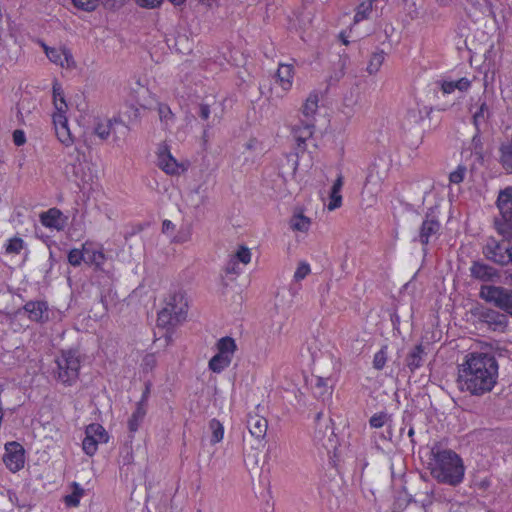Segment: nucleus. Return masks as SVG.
<instances>
[{"instance_id": "f257e3e1", "label": "nucleus", "mask_w": 512, "mask_h": 512, "mask_svg": "<svg viewBox=\"0 0 512 512\" xmlns=\"http://www.w3.org/2000/svg\"><path fill=\"white\" fill-rule=\"evenodd\" d=\"M498 362L489 353H468L458 366L457 387L471 396L489 393L497 383Z\"/></svg>"}, {"instance_id": "f03ea898", "label": "nucleus", "mask_w": 512, "mask_h": 512, "mask_svg": "<svg viewBox=\"0 0 512 512\" xmlns=\"http://www.w3.org/2000/svg\"><path fill=\"white\" fill-rule=\"evenodd\" d=\"M430 453L429 469L434 479L450 486H457L463 481L465 466L457 453L440 445H434Z\"/></svg>"}, {"instance_id": "7ed1b4c3", "label": "nucleus", "mask_w": 512, "mask_h": 512, "mask_svg": "<svg viewBox=\"0 0 512 512\" xmlns=\"http://www.w3.org/2000/svg\"><path fill=\"white\" fill-rule=\"evenodd\" d=\"M499 216L494 226L499 235H512V186L499 191L496 200Z\"/></svg>"}, {"instance_id": "20e7f679", "label": "nucleus", "mask_w": 512, "mask_h": 512, "mask_svg": "<svg viewBox=\"0 0 512 512\" xmlns=\"http://www.w3.org/2000/svg\"><path fill=\"white\" fill-rule=\"evenodd\" d=\"M129 127L119 118L98 119L94 125L93 133L101 140L112 137L115 143L120 142L128 135Z\"/></svg>"}, {"instance_id": "39448f33", "label": "nucleus", "mask_w": 512, "mask_h": 512, "mask_svg": "<svg viewBox=\"0 0 512 512\" xmlns=\"http://www.w3.org/2000/svg\"><path fill=\"white\" fill-rule=\"evenodd\" d=\"M479 296L484 301L493 304L512 316V290L494 285H483Z\"/></svg>"}, {"instance_id": "423d86ee", "label": "nucleus", "mask_w": 512, "mask_h": 512, "mask_svg": "<svg viewBox=\"0 0 512 512\" xmlns=\"http://www.w3.org/2000/svg\"><path fill=\"white\" fill-rule=\"evenodd\" d=\"M56 364L57 379L61 383L65 385H72L78 379L80 361L74 352H62L61 356L57 358Z\"/></svg>"}, {"instance_id": "0eeeda50", "label": "nucleus", "mask_w": 512, "mask_h": 512, "mask_svg": "<svg viewBox=\"0 0 512 512\" xmlns=\"http://www.w3.org/2000/svg\"><path fill=\"white\" fill-rule=\"evenodd\" d=\"M156 164L159 169L170 176H179L187 170L184 162H179L171 153L166 143H161L156 152Z\"/></svg>"}, {"instance_id": "6e6552de", "label": "nucleus", "mask_w": 512, "mask_h": 512, "mask_svg": "<svg viewBox=\"0 0 512 512\" xmlns=\"http://www.w3.org/2000/svg\"><path fill=\"white\" fill-rule=\"evenodd\" d=\"M482 253L487 260L507 266L508 240L504 237L501 240L489 237L482 248Z\"/></svg>"}, {"instance_id": "1a4fd4ad", "label": "nucleus", "mask_w": 512, "mask_h": 512, "mask_svg": "<svg viewBox=\"0 0 512 512\" xmlns=\"http://www.w3.org/2000/svg\"><path fill=\"white\" fill-rule=\"evenodd\" d=\"M441 224L435 208L429 209L419 228L418 241L422 245H428L436 240L440 234Z\"/></svg>"}, {"instance_id": "9d476101", "label": "nucleus", "mask_w": 512, "mask_h": 512, "mask_svg": "<svg viewBox=\"0 0 512 512\" xmlns=\"http://www.w3.org/2000/svg\"><path fill=\"white\" fill-rule=\"evenodd\" d=\"M3 461L12 472H17L24 467V449L17 442H10L5 445Z\"/></svg>"}, {"instance_id": "9b49d317", "label": "nucleus", "mask_w": 512, "mask_h": 512, "mask_svg": "<svg viewBox=\"0 0 512 512\" xmlns=\"http://www.w3.org/2000/svg\"><path fill=\"white\" fill-rule=\"evenodd\" d=\"M41 46L44 49V52L48 59L56 64L59 65L62 68H74L75 67V61L73 59V56L65 47H49L45 43H41Z\"/></svg>"}, {"instance_id": "f8f14e48", "label": "nucleus", "mask_w": 512, "mask_h": 512, "mask_svg": "<svg viewBox=\"0 0 512 512\" xmlns=\"http://www.w3.org/2000/svg\"><path fill=\"white\" fill-rule=\"evenodd\" d=\"M469 271L472 278L482 282H497L501 277L496 268L482 261H473Z\"/></svg>"}, {"instance_id": "ddd939ff", "label": "nucleus", "mask_w": 512, "mask_h": 512, "mask_svg": "<svg viewBox=\"0 0 512 512\" xmlns=\"http://www.w3.org/2000/svg\"><path fill=\"white\" fill-rule=\"evenodd\" d=\"M168 311L177 316L180 320L184 321L187 316L188 303L185 294L182 291H175L171 293L165 303Z\"/></svg>"}, {"instance_id": "4468645a", "label": "nucleus", "mask_w": 512, "mask_h": 512, "mask_svg": "<svg viewBox=\"0 0 512 512\" xmlns=\"http://www.w3.org/2000/svg\"><path fill=\"white\" fill-rule=\"evenodd\" d=\"M478 318L481 322L487 324L488 327L494 331H504L508 323L505 314L490 308L480 310Z\"/></svg>"}, {"instance_id": "2eb2a0df", "label": "nucleus", "mask_w": 512, "mask_h": 512, "mask_svg": "<svg viewBox=\"0 0 512 512\" xmlns=\"http://www.w3.org/2000/svg\"><path fill=\"white\" fill-rule=\"evenodd\" d=\"M40 221L43 226L61 231L65 228L67 217L57 208H51L41 213Z\"/></svg>"}, {"instance_id": "dca6fc26", "label": "nucleus", "mask_w": 512, "mask_h": 512, "mask_svg": "<svg viewBox=\"0 0 512 512\" xmlns=\"http://www.w3.org/2000/svg\"><path fill=\"white\" fill-rule=\"evenodd\" d=\"M470 5L471 11L479 16L495 18V11L500 4V0H466Z\"/></svg>"}, {"instance_id": "f3484780", "label": "nucleus", "mask_w": 512, "mask_h": 512, "mask_svg": "<svg viewBox=\"0 0 512 512\" xmlns=\"http://www.w3.org/2000/svg\"><path fill=\"white\" fill-rule=\"evenodd\" d=\"M294 73L293 64L280 63L278 65L275 78L284 93H287L292 88Z\"/></svg>"}, {"instance_id": "a211bd4d", "label": "nucleus", "mask_w": 512, "mask_h": 512, "mask_svg": "<svg viewBox=\"0 0 512 512\" xmlns=\"http://www.w3.org/2000/svg\"><path fill=\"white\" fill-rule=\"evenodd\" d=\"M247 428L254 438L263 440L267 433L268 421L258 414H249L247 418Z\"/></svg>"}, {"instance_id": "6ab92c4d", "label": "nucleus", "mask_w": 512, "mask_h": 512, "mask_svg": "<svg viewBox=\"0 0 512 512\" xmlns=\"http://www.w3.org/2000/svg\"><path fill=\"white\" fill-rule=\"evenodd\" d=\"M24 310L32 321L45 322L48 320V306L43 301H29L25 304Z\"/></svg>"}, {"instance_id": "aec40b11", "label": "nucleus", "mask_w": 512, "mask_h": 512, "mask_svg": "<svg viewBox=\"0 0 512 512\" xmlns=\"http://www.w3.org/2000/svg\"><path fill=\"white\" fill-rule=\"evenodd\" d=\"M491 116V111L486 102H481L476 111L473 113V124L476 131H485L488 128V121Z\"/></svg>"}, {"instance_id": "412c9836", "label": "nucleus", "mask_w": 512, "mask_h": 512, "mask_svg": "<svg viewBox=\"0 0 512 512\" xmlns=\"http://www.w3.org/2000/svg\"><path fill=\"white\" fill-rule=\"evenodd\" d=\"M313 132L314 126L311 123H302L293 128V137L300 150L304 151L306 149V141L312 137Z\"/></svg>"}, {"instance_id": "4be33fe9", "label": "nucleus", "mask_w": 512, "mask_h": 512, "mask_svg": "<svg viewBox=\"0 0 512 512\" xmlns=\"http://www.w3.org/2000/svg\"><path fill=\"white\" fill-rule=\"evenodd\" d=\"M83 249L85 251L86 257L85 262L90 265H94L97 269H102V265L104 264L106 257L100 248H96L92 243H84Z\"/></svg>"}, {"instance_id": "5701e85b", "label": "nucleus", "mask_w": 512, "mask_h": 512, "mask_svg": "<svg viewBox=\"0 0 512 512\" xmlns=\"http://www.w3.org/2000/svg\"><path fill=\"white\" fill-rule=\"evenodd\" d=\"M217 355L230 359L232 358L237 350V344L232 337L225 336L220 338L215 344Z\"/></svg>"}, {"instance_id": "b1692460", "label": "nucleus", "mask_w": 512, "mask_h": 512, "mask_svg": "<svg viewBox=\"0 0 512 512\" xmlns=\"http://www.w3.org/2000/svg\"><path fill=\"white\" fill-rule=\"evenodd\" d=\"M289 226L293 231L306 233L311 226V219L303 214L301 210H295L289 220Z\"/></svg>"}, {"instance_id": "393cba45", "label": "nucleus", "mask_w": 512, "mask_h": 512, "mask_svg": "<svg viewBox=\"0 0 512 512\" xmlns=\"http://www.w3.org/2000/svg\"><path fill=\"white\" fill-rule=\"evenodd\" d=\"M146 413L147 407L144 406V401H138L135 411L128 420V429L131 433H135L139 429Z\"/></svg>"}, {"instance_id": "a878e982", "label": "nucleus", "mask_w": 512, "mask_h": 512, "mask_svg": "<svg viewBox=\"0 0 512 512\" xmlns=\"http://www.w3.org/2000/svg\"><path fill=\"white\" fill-rule=\"evenodd\" d=\"M313 393L317 398L325 400L331 395V386L329 379L316 376L312 382Z\"/></svg>"}, {"instance_id": "bb28decb", "label": "nucleus", "mask_w": 512, "mask_h": 512, "mask_svg": "<svg viewBox=\"0 0 512 512\" xmlns=\"http://www.w3.org/2000/svg\"><path fill=\"white\" fill-rule=\"evenodd\" d=\"M424 350L422 345L415 346L406 357V365L410 371H415L422 365Z\"/></svg>"}, {"instance_id": "cd10ccee", "label": "nucleus", "mask_w": 512, "mask_h": 512, "mask_svg": "<svg viewBox=\"0 0 512 512\" xmlns=\"http://www.w3.org/2000/svg\"><path fill=\"white\" fill-rule=\"evenodd\" d=\"M159 119L164 128L169 129L175 123V115L167 104L160 103L157 107Z\"/></svg>"}, {"instance_id": "c85d7f7f", "label": "nucleus", "mask_w": 512, "mask_h": 512, "mask_svg": "<svg viewBox=\"0 0 512 512\" xmlns=\"http://www.w3.org/2000/svg\"><path fill=\"white\" fill-rule=\"evenodd\" d=\"M85 434L91 435L98 443H107L109 435L105 428L98 424L92 423L86 427Z\"/></svg>"}, {"instance_id": "c756f323", "label": "nucleus", "mask_w": 512, "mask_h": 512, "mask_svg": "<svg viewBox=\"0 0 512 512\" xmlns=\"http://www.w3.org/2000/svg\"><path fill=\"white\" fill-rule=\"evenodd\" d=\"M181 322L183 321L180 320L177 316L173 315V313L168 311L166 308H163L158 313L157 323L160 327H172L178 325Z\"/></svg>"}, {"instance_id": "7c9ffc66", "label": "nucleus", "mask_w": 512, "mask_h": 512, "mask_svg": "<svg viewBox=\"0 0 512 512\" xmlns=\"http://www.w3.org/2000/svg\"><path fill=\"white\" fill-rule=\"evenodd\" d=\"M207 196L204 191H201V186H198L194 190L187 194V202L194 208L198 209L205 205Z\"/></svg>"}, {"instance_id": "2f4dec72", "label": "nucleus", "mask_w": 512, "mask_h": 512, "mask_svg": "<svg viewBox=\"0 0 512 512\" xmlns=\"http://www.w3.org/2000/svg\"><path fill=\"white\" fill-rule=\"evenodd\" d=\"M72 493L66 495L64 498L65 504L70 507H77L80 502V498L84 495V489L77 483L71 484Z\"/></svg>"}, {"instance_id": "473e14b6", "label": "nucleus", "mask_w": 512, "mask_h": 512, "mask_svg": "<svg viewBox=\"0 0 512 512\" xmlns=\"http://www.w3.org/2000/svg\"><path fill=\"white\" fill-rule=\"evenodd\" d=\"M376 0H365L362 3H360L356 9V13L354 16V22H360L362 20H365L369 17L370 13L372 12L373 3Z\"/></svg>"}, {"instance_id": "72a5a7b5", "label": "nucleus", "mask_w": 512, "mask_h": 512, "mask_svg": "<svg viewBox=\"0 0 512 512\" xmlns=\"http://www.w3.org/2000/svg\"><path fill=\"white\" fill-rule=\"evenodd\" d=\"M55 109L56 112L53 114L54 127L68 125V120L65 115L67 111V104L65 100L61 99L60 103H57V107H55Z\"/></svg>"}, {"instance_id": "f704fd0d", "label": "nucleus", "mask_w": 512, "mask_h": 512, "mask_svg": "<svg viewBox=\"0 0 512 512\" xmlns=\"http://www.w3.org/2000/svg\"><path fill=\"white\" fill-rule=\"evenodd\" d=\"M231 364L230 359L215 354L208 363L209 369L214 373H221Z\"/></svg>"}, {"instance_id": "c9c22d12", "label": "nucleus", "mask_w": 512, "mask_h": 512, "mask_svg": "<svg viewBox=\"0 0 512 512\" xmlns=\"http://www.w3.org/2000/svg\"><path fill=\"white\" fill-rule=\"evenodd\" d=\"M328 433V442L332 445L334 442V432L333 429L327 424L318 423V427L315 431V439L319 442H322L324 446L327 444L324 442V438Z\"/></svg>"}, {"instance_id": "e433bc0d", "label": "nucleus", "mask_w": 512, "mask_h": 512, "mask_svg": "<svg viewBox=\"0 0 512 512\" xmlns=\"http://www.w3.org/2000/svg\"><path fill=\"white\" fill-rule=\"evenodd\" d=\"M384 60L385 53L383 51L373 53L367 66V72L370 75L376 74L382 66Z\"/></svg>"}, {"instance_id": "4c0bfd02", "label": "nucleus", "mask_w": 512, "mask_h": 512, "mask_svg": "<svg viewBox=\"0 0 512 512\" xmlns=\"http://www.w3.org/2000/svg\"><path fill=\"white\" fill-rule=\"evenodd\" d=\"M318 95L315 94V93H312L310 94L305 103L303 104V107H302V113L306 116V117H310V116H313L316 111H317V108H318Z\"/></svg>"}, {"instance_id": "58836bf2", "label": "nucleus", "mask_w": 512, "mask_h": 512, "mask_svg": "<svg viewBox=\"0 0 512 512\" xmlns=\"http://www.w3.org/2000/svg\"><path fill=\"white\" fill-rule=\"evenodd\" d=\"M209 428L212 432L211 442L219 443L220 441H222L224 436V427L217 419H212L209 422Z\"/></svg>"}, {"instance_id": "ea45409f", "label": "nucleus", "mask_w": 512, "mask_h": 512, "mask_svg": "<svg viewBox=\"0 0 512 512\" xmlns=\"http://www.w3.org/2000/svg\"><path fill=\"white\" fill-rule=\"evenodd\" d=\"M55 133L62 144L69 146L73 143V139L68 128V125L55 127Z\"/></svg>"}, {"instance_id": "a19ab883", "label": "nucleus", "mask_w": 512, "mask_h": 512, "mask_svg": "<svg viewBox=\"0 0 512 512\" xmlns=\"http://www.w3.org/2000/svg\"><path fill=\"white\" fill-rule=\"evenodd\" d=\"M98 444V441H96L91 435L85 434L82 448L87 455L93 456L98 449Z\"/></svg>"}, {"instance_id": "79ce46f5", "label": "nucleus", "mask_w": 512, "mask_h": 512, "mask_svg": "<svg viewBox=\"0 0 512 512\" xmlns=\"http://www.w3.org/2000/svg\"><path fill=\"white\" fill-rule=\"evenodd\" d=\"M23 248V239L19 237H14L8 240V243L6 245V252L9 254H19Z\"/></svg>"}, {"instance_id": "37998d69", "label": "nucleus", "mask_w": 512, "mask_h": 512, "mask_svg": "<svg viewBox=\"0 0 512 512\" xmlns=\"http://www.w3.org/2000/svg\"><path fill=\"white\" fill-rule=\"evenodd\" d=\"M85 257H86V254H85V251L83 248H82V250L72 249L68 253V262L72 266H79L82 263V261L85 262Z\"/></svg>"}, {"instance_id": "c03bdc74", "label": "nucleus", "mask_w": 512, "mask_h": 512, "mask_svg": "<svg viewBox=\"0 0 512 512\" xmlns=\"http://www.w3.org/2000/svg\"><path fill=\"white\" fill-rule=\"evenodd\" d=\"M387 361V346H383L375 355L373 359V367L377 370L384 368Z\"/></svg>"}, {"instance_id": "a18cd8bd", "label": "nucleus", "mask_w": 512, "mask_h": 512, "mask_svg": "<svg viewBox=\"0 0 512 512\" xmlns=\"http://www.w3.org/2000/svg\"><path fill=\"white\" fill-rule=\"evenodd\" d=\"M236 262L246 265L251 260V252L247 247L241 246L232 257Z\"/></svg>"}, {"instance_id": "49530a36", "label": "nucleus", "mask_w": 512, "mask_h": 512, "mask_svg": "<svg viewBox=\"0 0 512 512\" xmlns=\"http://www.w3.org/2000/svg\"><path fill=\"white\" fill-rule=\"evenodd\" d=\"M75 7L84 11H93L97 8L99 0H72Z\"/></svg>"}, {"instance_id": "de8ad7c7", "label": "nucleus", "mask_w": 512, "mask_h": 512, "mask_svg": "<svg viewBox=\"0 0 512 512\" xmlns=\"http://www.w3.org/2000/svg\"><path fill=\"white\" fill-rule=\"evenodd\" d=\"M388 420V415L387 413L385 412H380V413H376L374 414L370 420H369V424L372 428H381L384 426V424L387 422Z\"/></svg>"}, {"instance_id": "09e8293b", "label": "nucleus", "mask_w": 512, "mask_h": 512, "mask_svg": "<svg viewBox=\"0 0 512 512\" xmlns=\"http://www.w3.org/2000/svg\"><path fill=\"white\" fill-rule=\"evenodd\" d=\"M156 364H157V360H156L155 354L149 353L143 357L141 367H142L143 371L149 372L155 368Z\"/></svg>"}, {"instance_id": "8fccbe9b", "label": "nucleus", "mask_w": 512, "mask_h": 512, "mask_svg": "<svg viewBox=\"0 0 512 512\" xmlns=\"http://www.w3.org/2000/svg\"><path fill=\"white\" fill-rule=\"evenodd\" d=\"M466 173V167L463 165H459L457 169L450 173L449 181L453 184H459L464 180Z\"/></svg>"}, {"instance_id": "3c124183", "label": "nucleus", "mask_w": 512, "mask_h": 512, "mask_svg": "<svg viewBox=\"0 0 512 512\" xmlns=\"http://www.w3.org/2000/svg\"><path fill=\"white\" fill-rule=\"evenodd\" d=\"M310 271L311 270L309 264L302 262L298 265L294 273V279L296 281H301L310 273Z\"/></svg>"}, {"instance_id": "603ef678", "label": "nucleus", "mask_w": 512, "mask_h": 512, "mask_svg": "<svg viewBox=\"0 0 512 512\" xmlns=\"http://www.w3.org/2000/svg\"><path fill=\"white\" fill-rule=\"evenodd\" d=\"M342 204V196L340 194V191H337L334 193L333 190H331L330 192V202L328 204V209L329 210H335L337 208H339Z\"/></svg>"}, {"instance_id": "864d4df0", "label": "nucleus", "mask_w": 512, "mask_h": 512, "mask_svg": "<svg viewBox=\"0 0 512 512\" xmlns=\"http://www.w3.org/2000/svg\"><path fill=\"white\" fill-rule=\"evenodd\" d=\"M61 99L65 100L61 85L58 82H54V84H53V101H54L55 107H57V103H60Z\"/></svg>"}, {"instance_id": "5fc2aeb1", "label": "nucleus", "mask_w": 512, "mask_h": 512, "mask_svg": "<svg viewBox=\"0 0 512 512\" xmlns=\"http://www.w3.org/2000/svg\"><path fill=\"white\" fill-rule=\"evenodd\" d=\"M472 147L475 153L480 154L482 152V142L480 138V132L476 131L472 138Z\"/></svg>"}, {"instance_id": "6e6d98bb", "label": "nucleus", "mask_w": 512, "mask_h": 512, "mask_svg": "<svg viewBox=\"0 0 512 512\" xmlns=\"http://www.w3.org/2000/svg\"><path fill=\"white\" fill-rule=\"evenodd\" d=\"M456 89H457V85H456L455 81H443L441 83V90L445 94H450Z\"/></svg>"}, {"instance_id": "4d7b16f0", "label": "nucleus", "mask_w": 512, "mask_h": 512, "mask_svg": "<svg viewBox=\"0 0 512 512\" xmlns=\"http://www.w3.org/2000/svg\"><path fill=\"white\" fill-rule=\"evenodd\" d=\"M13 141L17 146L23 145L26 142L25 133L22 130H15L13 132Z\"/></svg>"}, {"instance_id": "13d9d810", "label": "nucleus", "mask_w": 512, "mask_h": 512, "mask_svg": "<svg viewBox=\"0 0 512 512\" xmlns=\"http://www.w3.org/2000/svg\"><path fill=\"white\" fill-rule=\"evenodd\" d=\"M138 5L145 8H155L159 6L162 0H135Z\"/></svg>"}, {"instance_id": "bf43d9fd", "label": "nucleus", "mask_w": 512, "mask_h": 512, "mask_svg": "<svg viewBox=\"0 0 512 512\" xmlns=\"http://www.w3.org/2000/svg\"><path fill=\"white\" fill-rule=\"evenodd\" d=\"M210 114H211L210 106L208 104L201 103L199 105V116H200V118L203 119V120H208L209 117H210Z\"/></svg>"}, {"instance_id": "052dcab7", "label": "nucleus", "mask_w": 512, "mask_h": 512, "mask_svg": "<svg viewBox=\"0 0 512 512\" xmlns=\"http://www.w3.org/2000/svg\"><path fill=\"white\" fill-rule=\"evenodd\" d=\"M105 7L114 9L123 6L125 0H99Z\"/></svg>"}, {"instance_id": "680f3d73", "label": "nucleus", "mask_w": 512, "mask_h": 512, "mask_svg": "<svg viewBox=\"0 0 512 512\" xmlns=\"http://www.w3.org/2000/svg\"><path fill=\"white\" fill-rule=\"evenodd\" d=\"M456 82V85H457V89L460 90V91H466L468 90V88L470 87L471 85V81L468 80L467 78H461Z\"/></svg>"}, {"instance_id": "e2e57ef3", "label": "nucleus", "mask_w": 512, "mask_h": 512, "mask_svg": "<svg viewBox=\"0 0 512 512\" xmlns=\"http://www.w3.org/2000/svg\"><path fill=\"white\" fill-rule=\"evenodd\" d=\"M508 240L507 265L512 264V235H501Z\"/></svg>"}, {"instance_id": "0e129e2a", "label": "nucleus", "mask_w": 512, "mask_h": 512, "mask_svg": "<svg viewBox=\"0 0 512 512\" xmlns=\"http://www.w3.org/2000/svg\"><path fill=\"white\" fill-rule=\"evenodd\" d=\"M237 263L233 258H231V260L229 261V263L227 264V267H226V272L227 273H238V268H237Z\"/></svg>"}, {"instance_id": "69168bd1", "label": "nucleus", "mask_w": 512, "mask_h": 512, "mask_svg": "<svg viewBox=\"0 0 512 512\" xmlns=\"http://www.w3.org/2000/svg\"><path fill=\"white\" fill-rule=\"evenodd\" d=\"M339 66H340V71L339 73H337L335 75V80L338 81L340 78H342L344 76V69H345V66H346V59H339V62H338Z\"/></svg>"}, {"instance_id": "338daca9", "label": "nucleus", "mask_w": 512, "mask_h": 512, "mask_svg": "<svg viewBox=\"0 0 512 512\" xmlns=\"http://www.w3.org/2000/svg\"><path fill=\"white\" fill-rule=\"evenodd\" d=\"M343 186V177L341 175L338 176V178L336 179V181L334 182L331 190L335 192L337 191H341V188Z\"/></svg>"}, {"instance_id": "774afa93", "label": "nucleus", "mask_w": 512, "mask_h": 512, "mask_svg": "<svg viewBox=\"0 0 512 512\" xmlns=\"http://www.w3.org/2000/svg\"><path fill=\"white\" fill-rule=\"evenodd\" d=\"M8 498H9V501L13 504V505H16L18 507H21V504L19 503L18 501V497L16 495L15 492H12V491H8Z\"/></svg>"}]
</instances>
